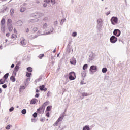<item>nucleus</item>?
<instances>
[{
    "instance_id": "obj_40",
    "label": "nucleus",
    "mask_w": 130,
    "mask_h": 130,
    "mask_svg": "<svg viewBox=\"0 0 130 130\" xmlns=\"http://www.w3.org/2000/svg\"><path fill=\"white\" fill-rule=\"evenodd\" d=\"M31 75H32L31 73H26V77H27L28 78H30V77H31Z\"/></svg>"
},
{
    "instance_id": "obj_41",
    "label": "nucleus",
    "mask_w": 130,
    "mask_h": 130,
    "mask_svg": "<svg viewBox=\"0 0 130 130\" xmlns=\"http://www.w3.org/2000/svg\"><path fill=\"white\" fill-rule=\"evenodd\" d=\"M72 36H73V37H76V36H77V32H73L72 34Z\"/></svg>"
},
{
    "instance_id": "obj_53",
    "label": "nucleus",
    "mask_w": 130,
    "mask_h": 130,
    "mask_svg": "<svg viewBox=\"0 0 130 130\" xmlns=\"http://www.w3.org/2000/svg\"><path fill=\"white\" fill-rule=\"evenodd\" d=\"M10 127H11V125H8L6 127V129H10Z\"/></svg>"
},
{
    "instance_id": "obj_35",
    "label": "nucleus",
    "mask_w": 130,
    "mask_h": 130,
    "mask_svg": "<svg viewBox=\"0 0 130 130\" xmlns=\"http://www.w3.org/2000/svg\"><path fill=\"white\" fill-rule=\"evenodd\" d=\"M5 78V80H7L8 78H9V73H6L4 76V77Z\"/></svg>"
},
{
    "instance_id": "obj_5",
    "label": "nucleus",
    "mask_w": 130,
    "mask_h": 130,
    "mask_svg": "<svg viewBox=\"0 0 130 130\" xmlns=\"http://www.w3.org/2000/svg\"><path fill=\"white\" fill-rule=\"evenodd\" d=\"M113 34L115 36H117V37H119L120 36V34H121V31L119 30V29H115L113 31Z\"/></svg>"
},
{
    "instance_id": "obj_26",
    "label": "nucleus",
    "mask_w": 130,
    "mask_h": 130,
    "mask_svg": "<svg viewBox=\"0 0 130 130\" xmlns=\"http://www.w3.org/2000/svg\"><path fill=\"white\" fill-rule=\"evenodd\" d=\"M83 130H90V127L88 125H85L83 127Z\"/></svg>"
},
{
    "instance_id": "obj_33",
    "label": "nucleus",
    "mask_w": 130,
    "mask_h": 130,
    "mask_svg": "<svg viewBox=\"0 0 130 130\" xmlns=\"http://www.w3.org/2000/svg\"><path fill=\"white\" fill-rule=\"evenodd\" d=\"M39 34L38 35H35V36H31V37H30V39H35V38H37V37H38V36H39Z\"/></svg>"
},
{
    "instance_id": "obj_64",
    "label": "nucleus",
    "mask_w": 130,
    "mask_h": 130,
    "mask_svg": "<svg viewBox=\"0 0 130 130\" xmlns=\"http://www.w3.org/2000/svg\"><path fill=\"white\" fill-rule=\"evenodd\" d=\"M29 32V29L27 28L26 30V33H28Z\"/></svg>"
},
{
    "instance_id": "obj_28",
    "label": "nucleus",
    "mask_w": 130,
    "mask_h": 130,
    "mask_svg": "<svg viewBox=\"0 0 130 130\" xmlns=\"http://www.w3.org/2000/svg\"><path fill=\"white\" fill-rule=\"evenodd\" d=\"M44 88H45V86L44 85H43L40 86V90L41 91H44Z\"/></svg>"
},
{
    "instance_id": "obj_60",
    "label": "nucleus",
    "mask_w": 130,
    "mask_h": 130,
    "mask_svg": "<svg viewBox=\"0 0 130 130\" xmlns=\"http://www.w3.org/2000/svg\"><path fill=\"white\" fill-rule=\"evenodd\" d=\"M43 7H44L45 8H46V7H47V4H46V3L44 4Z\"/></svg>"
},
{
    "instance_id": "obj_36",
    "label": "nucleus",
    "mask_w": 130,
    "mask_h": 130,
    "mask_svg": "<svg viewBox=\"0 0 130 130\" xmlns=\"http://www.w3.org/2000/svg\"><path fill=\"white\" fill-rule=\"evenodd\" d=\"M26 112H27V110L25 109H23L21 111V113H22V114H26Z\"/></svg>"
},
{
    "instance_id": "obj_55",
    "label": "nucleus",
    "mask_w": 130,
    "mask_h": 130,
    "mask_svg": "<svg viewBox=\"0 0 130 130\" xmlns=\"http://www.w3.org/2000/svg\"><path fill=\"white\" fill-rule=\"evenodd\" d=\"M7 9H8V7L5 6V7L3 8V11H7Z\"/></svg>"
},
{
    "instance_id": "obj_46",
    "label": "nucleus",
    "mask_w": 130,
    "mask_h": 130,
    "mask_svg": "<svg viewBox=\"0 0 130 130\" xmlns=\"http://www.w3.org/2000/svg\"><path fill=\"white\" fill-rule=\"evenodd\" d=\"M82 76L83 77V78H85L86 77V73L85 72H83V73H81Z\"/></svg>"
},
{
    "instance_id": "obj_63",
    "label": "nucleus",
    "mask_w": 130,
    "mask_h": 130,
    "mask_svg": "<svg viewBox=\"0 0 130 130\" xmlns=\"http://www.w3.org/2000/svg\"><path fill=\"white\" fill-rule=\"evenodd\" d=\"M26 82H30V78L26 79Z\"/></svg>"
},
{
    "instance_id": "obj_62",
    "label": "nucleus",
    "mask_w": 130,
    "mask_h": 130,
    "mask_svg": "<svg viewBox=\"0 0 130 130\" xmlns=\"http://www.w3.org/2000/svg\"><path fill=\"white\" fill-rule=\"evenodd\" d=\"M13 31L14 33H17V30H16L15 28H14Z\"/></svg>"
},
{
    "instance_id": "obj_17",
    "label": "nucleus",
    "mask_w": 130,
    "mask_h": 130,
    "mask_svg": "<svg viewBox=\"0 0 130 130\" xmlns=\"http://www.w3.org/2000/svg\"><path fill=\"white\" fill-rule=\"evenodd\" d=\"M53 30H54L53 28H51V29H50V30L46 32V34L47 35H48V34H51V33L53 32Z\"/></svg>"
},
{
    "instance_id": "obj_12",
    "label": "nucleus",
    "mask_w": 130,
    "mask_h": 130,
    "mask_svg": "<svg viewBox=\"0 0 130 130\" xmlns=\"http://www.w3.org/2000/svg\"><path fill=\"white\" fill-rule=\"evenodd\" d=\"M15 25L16 26H22V25H23V22L21 20H18L17 22H16Z\"/></svg>"
},
{
    "instance_id": "obj_51",
    "label": "nucleus",
    "mask_w": 130,
    "mask_h": 130,
    "mask_svg": "<svg viewBox=\"0 0 130 130\" xmlns=\"http://www.w3.org/2000/svg\"><path fill=\"white\" fill-rule=\"evenodd\" d=\"M7 87V84H4L2 85V88H3V89H6Z\"/></svg>"
},
{
    "instance_id": "obj_57",
    "label": "nucleus",
    "mask_w": 130,
    "mask_h": 130,
    "mask_svg": "<svg viewBox=\"0 0 130 130\" xmlns=\"http://www.w3.org/2000/svg\"><path fill=\"white\" fill-rule=\"evenodd\" d=\"M54 25L55 26H57V21H56L54 22Z\"/></svg>"
},
{
    "instance_id": "obj_22",
    "label": "nucleus",
    "mask_w": 130,
    "mask_h": 130,
    "mask_svg": "<svg viewBox=\"0 0 130 130\" xmlns=\"http://www.w3.org/2000/svg\"><path fill=\"white\" fill-rule=\"evenodd\" d=\"M14 14H15V10L13 8H12L10 10V15L11 16H13V15H14Z\"/></svg>"
},
{
    "instance_id": "obj_39",
    "label": "nucleus",
    "mask_w": 130,
    "mask_h": 130,
    "mask_svg": "<svg viewBox=\"0 0 130 130\" xmlns=\"http://www.w3.org/2000/svg\"><path fill=\"white\" fill-rule=\"evenodd\" d=\"M43 56H44V54H41L39 55L38 57L40 58V59H42Z\"/></svg>"
},
{
    "instance_id": "obj_8",
    "label": "nucleus",
    "mask_w": 130,
    "mask_h": 130,
    "mask_svg": "<svg viewBox=\"0 0 130 130\" xmlns=\"http://www.w3.org/2000/svg\"><path fill=\"white\" fill-rule=\"evenodd\" d=\"M20 43L21 45H22V46H24V45H26V44H27V41L23 37L21 38Z\"/></svg>"
},
{
    "instance_id": "obj_24",
    "label": "nucleus",
    "mask_w": 130,
    "mask_h": 130,
    "mask_svg": "<svg viewBox=\"0 0 130 130\" xmlns=\"http://www.w3.org/2000/svg\"><path fill=\"white\" fill-rule=\"evenodd\" d=\"M90 94L87 93V92H83L82 93V96L83 97H86L87 96H89Z\"/></svg>"
},
{
    "instance_id": "obj_29",
    "label": "nucleus",
    "mask_w": 130,
    "mask_h": 130,
    "mask_svg": "<svg viewBox=\"0 0 130 130\" xmlns=\"http://www.w3.org/2000/svg\"><path fill=\"white\" fill-rule=\"evenodd\" d=\"M70 44H71V43H69V44L68 45V48H67V52L68 53H70L71 52V49H70Z\"/></svg>"
},
{
    "instance_id": "obj_54",
    "label": "nucleus",
    "mask_w": 130,
    "mask_h": 130,
    "mask_svg": "<svg viewBox=\"0 0 130 130\" xmlns=\"http://www.w3.org/2000/svg\"><path fill=\"white\" fill-rule=\"evenodd\" d=\"M39 93H36L35 97H36V98H38V97H39Z\"/></svg>"
},
{
    "instance_id": "obj_31",
    "label": "nucleus",
    "mask_w": 130,
    "mask_h": 130,
    "mask_svg": "<svg viewBox=\"0 0 130 130\" xmlns=\"http://www.w3.org/2000/svg\"><path fill=\"white\" fill-rule=\"evenodd\" d=\"M26 11V8L24 7H21L20 8V12L21 13H23V12H25Z\"/></svg>"
},
{
    "instance_id": "obj_34",
    "label": "nucleus",
    "mask_w": 130,
    "mask_h": 130,
    "mask_svg": "<svg viewBox=\"0 0 130 130\" xmlns=\"http://www.w3.org/2000/svg\"><path fill=\"white\" fill-rule=\"evenodd\" d=\"M102 73H106V72H107V68H103L102 70Z\"/></svg>"
},
{
    "instance_id": "obj_7",
    "label": "nucleus",
    "mask_w": 130,
    "mask_h": 130,
    "mask_svg": "<svg viewBox=\"0 0 130 130\" xmlns=\"http://www.w3.org/2000/svg\"><path fill=\"white\" fill-rule=\"evenodd\" d=\"M89 71L91 72V73H95V72L97 71V66L92 65L90 67Z\"/></svg>"
},
{
    "instance_id": "obj_19",
    "label": "nucleus",
    "mask_w": 130,
    "mask_h": 130,
    "mask_svg": "<svg viewBox=\"0 0 130 130\" xmlns=\"http://www.w3.org/2000/svg\"><path fill=\"white\" fill-rule=\"evenodd\" d=\"M1 31L3 33H5V31H6V27H5V25H1Z\"/></svg>"
},
{
    "instance_id": "obj_47",
    "label": "nucleus",
    "mask_w": 130,
    "mask_h": 130,
    "mask_svg": "<svg viewBox=\"0 0 130 130\" xmlns=\"http://www.w3.org/2000/svg\"><path fill=\"white\" fill-rule=\"evenodd\" d=\"M50 1L51 0H44V2L45 3H47V4H49V3H50Z\"/></svg>"
},
{
    "instance_id": "obj_21",
    "label": "nucleus",
    "mask_w": 130,
    "mask_h": 130,
    "mask_svg": "<svg viewBox=\"0 0 130 130\" xmlns=\"http://www.w3.org/2000/svg\"><path fill=\"white\" fill-rule=\"evenodd\" d=\"M6 83V80L1 79H0V85H3Z\"/></svg>"
},
{
    "instance_id": "obj_30",
    "label": "nucleus",
    "mask_w": 130,
    "mask_h": 130,
    "mask_svg": "<svg viewBox=\"0 0 130 130\" xmlns=\"http://www.w3.org/2000/svg\"><path fill=\"white\" fill-rule=\"evenodd\" d=\"M83 70H87L88 69V64H85L82 68Z\"/></svg>"
},
{
    "instance_id": "obj_56",
    "label": "nucleus",
    "mask_w": 130,
    "mask_h": 130,
    "mask_svg": "<svg viewBox=\"0 0 130 130\" xmlns=\"http://www.w3.org/2000/svg\"><path fill=\"white\" fill-rule=\"evenodd\" d=\"M46 115L47 117H49V115H50L49 112H47L46 113Z\"/></svg>"
},
{
    "instance_id": "obj_25",
    "label": "nucleus",
    "mask_w": 130,
    "mask_h": 130,
    "mask_svg": "<svg viewBox=\"0 0 130 130\" xmlns=\"http://www.w3.org/2000/svg\"><path fill=\"white\" fill-rule=\"evenodd\" d=\"M30 17L34 18L35 17H37V13H34L30 15Z\"/></svg>"
},
{
    "instance_id": "obj_4",
    "label": "nucleus",
    "mask_w": 130,
    "mask_h": 130,
    "mask_svg": "<svg viewBox=\"0 0 130 130\" xmlns=\"http://www.w3.org/2000/svg\"><path fill=\"white\" fill-rule=\"evenodd\" d=\"M69 79L70 81H73L76 79V73L74 72H71L69 74Z\"/></svg>"
},
{
    "instance_id": "obj_2",
    "label": "nucleus",
    "mask_w": 130,
    "mask_h": 130,
    "mask_svg": "<svg viewBox=\"0 0 130 130\" xmlns=\"http://www.w3.org/2000/svg\"><path fill=\"white\" fill-rule=\"evenodd\" d=\"M64 118V112L62 113L59 118L57 119V120L54 123V124H53V125L55 126V125H57V124H58L59 122H61V121H62V120H63V118Z\"/></svg>"
},
{
    "instance_id": "obj_16",
    "label": "nucleus",
    "mask_w": 130,
    "mask_h": 130,
    "mask_svg": "<svg viewBox=\"0 0 130 130\" xmlns=\"http://www.w3.org/2000/svg\"><path fill=\"white\" fill-rule=\"evenodd\" d=\"M6 23V20L5 18H2L1 20V26H5V24Z\"/></svg>"
},
{
    "instance_id": "obj_38",
    "label": "nucleus",
    "mask_w": 130,
    "mask_h": 130,
    "mask_svg": "<svg viewBox=\"0 0 130 130\" xmlns=\"http://www.w3.org/2000/svg\"><path fill=\"white\" fill-rule=\"evenodd\" d=\"M11 38L12 39H16L17 38V35H16L15 34H12Z\"/></svg>"
},
{
    "instance_id": "obj_42",
    "label": "nucleus",
    "mask_w": 130,
    "mask_h": 130,
    "mask_svg": "<svg viewBox=\"0 0 130 130\" xmlns=\"http://www.w3.org/2000/svg\"><path fill=\"white\" fill-rule=\"evenodd\" d=\"M43 20H44L45 22H48V21H49L48 17H45L44 18Z\"/></svg>"
},
{
    "instance_id": "obj_43",
    "label": "nucleus",
    "mask_w": 130,
    "mask_h": 130,
    "mask_svg": "<svg viewBox=\"0 0 130 130\" xmlns=\"http://www.w3.org/2000/svg\"><path fill=\"white\" fill-rule=\"evenodd\" d=\"M27 71L30 72V73H31V72H32V68L31 67H28L27 68Z\"/></svg>"
},
{
    "instance_id": "obj_61",
    "label": "nucleus",
    "mask_w": 130,
    "mask_h": 130,
    "mask_svg": "<svg viewBox=\"0 0 130 130\" xmlns=\"http://www.w3.org/2000/svg\"><path fill=\"white\" fill-rule=\"evenodd\" d=\"M14 67H15V64H12L11 66V69H13V68H14Z\"/></svg>"
},
{
    "instance_id": "obj_50",
    "label": "nucleus",
    "mask_w": 130,
    "mask_h": 130,
    "mask_svg": "<svg viewBox=\"0 0 130 130\" xmlns=\"http://www.w3.org/2000/svg\"><path fill=\"white\" fill-rule=\"evenodd\" d=\"M14 110V107H12L11 108L9 109L10 112H12Z\"/></svg>"
},
{
    "instance_id": "obj_10",
    "label": "nucleus",
    "mask_w": 130,
    "mask_h": 130,
    "mask_svg": "<svg viewBox=\"0 0 130 130\" xmlns=\"http://www.w3.org/2000/svg\"><path fill=\"white\" fill-rule=\"evenodd\" d=\"M70 63L71 64H73V66H75L76 63H77V61L76 60V59L73 58L72 59H71Z\"/></svg>"
},
{
    "instance_id": "obj_9",
    "label": "nucleus",
    "mask_w": 130,
    "mask_h": 130,
    "mask_svg": "<svg viewBox=\"0 0 130 130\" xmlns=\"http://www.w3.org/2000/svg\"><path fill=\"white\" fill-rule=\"evenodd\" d=\"M20 69V67L19 66L16 65L14 68V71H13V74H14V76H16V75H17V72L19 71V70Z\"/></svg>"
},
{
    "instance_id": "obj_1",
    "label": "nucleus",
    "mask_w": 130,
    "mask_h": 130,
    "mask_svg": "<svg viewBox=\"0 0 130 130\" xmlns=\"http://www.w3.org/2000/svg\"><path fill=\"white\" fill-rule=\"evenodd\" d=\"M103 25V20L101 18H99L97 20V25L96 29L98 31H100L101 30V28H102V26Z\"/></svg>"
},
{
    "instance_id": "obj_37",
    "label": "nucleus",
    "mask_w": 130,
    "mask_h": 130,
    "mask_svg": "<svg viewBox=\"0 0 130 130\" xmlns=\"http://www.w3.org/2000/svg\"><path fill=\"white\" fill-rule=\"evenodd\" d=\"M66 21L67 19L66 18L62 19L60 22L61 25H63V23H64V22H66Z\"/></svg>"
},
{
    "instance_id": "obj_3",
    "label": "nucleus",
    "mask_w": 130,
    "mask_h": 130,
    "mask_svg": "<svg viewBox=\"0 0 130 130\" xmlns=\"http://www.w3.org/2000/svg\"><path fill=\"white\" fill-rule=\"evenodd\" d=\"M112 25H116L118 23V18L116 17L113 16L111 19Z\"/></svg>"
},
{
    "instance_id": "obj_27",
    "label": "nucleus",
    "mask_w": 130,
    "mask_h": 130,
    "mask_svg": "<svg viewBox=\"0 0 130 130\" xmlns=\"http://www.w3.org/2000/svg\"><path fill=\"white\" fill-rule=\"evenodd\" d=\"M7 25H12V19H8Z\"/></svg>"
},
{
    "instance_id": "obj_48",
    "label": "nucleus",
    "mask_w": 130,
    "mask_h": 130,
    "mask_svg": "<svg viewBox=\"0 0 130 130\" xmlns=\"http://www.w3.org/2000/svg\"><path fill=\"white\" fill-rule=\"evenodd\" d=\"M50 2L51 3L52 5L55 4V1H54V0H51Z\"/></svg>"
},
{
    "instance_id": "obj_52",
    "label": "nucleus",
    "mask_w": 130,
    "mask_h": 130,
    "mask_svg": "<svg viewBox=\"0 0 130 130\" xmlns=\"http://www.w3.org/2000/svg\"><path fill=\"white\" fill-rule=\"evenodd\" d=\"M108 15H110V11L106 12V16H108Z\"/></svg>"
},
{
    "instance_id": "obj_15",
    "label": "nucleus",
    "mask_w": 130,
    "mask_h": 130,
    "mask_svg": "<svg viewBox=\"0 0 130 130\" xmlns=\"http://www.w3.org/2000/svg\"><path fill=\"white\" fill-rule=\"evenodd\" d=\"M48 104H49V101H47L43 104V106H44V109H45V106H47Z\"/></svg>"
},
{
    "instance_id": "obj_13",
    "label": "nucleus",
    "mask_w": 130,
    "mask_h": 130,
    "mask_svg": "<svg viewBox=\"0 0 130 130\" xmlns=\"http://www.w3.org/2000/svg\"><path fill=\"white\" fill-rule=\"evenodd\" d=\"M9 32L13 31V25L12 24L7 25Z\"/></svg>"
},
{
    "instance_id": "obj_49",
    "label": "nucleus",
    "mask_w": 130,
    "mask_h": 130,
    "mask_svg": "<svg viewBox=\"0 0 130 130\" xmlns=\"http://www.w3.org/2000/svg\"><path fill=\"white\" fill-rule=\"evenodd\" d=\"M39 109H40L41 110H44V106H43V105L42 106H41L39 108Z\"/></svg>"
},
{
    "instance_id": "obj_20",
    "label": "nucleus",
    "mask_w": 130,
    "mask_h": 130,
    "mask_svg": "<svg viewBox=\"0 0 130 130\" xmlns=\"http://www.w3.org/2000/svg\"><path fill=\"white\" fill-rule=\"evenodd\" d=\"M47 27H48V24H47V23H45L43 25L42 29L43 30H45V29H46L47 28Z\"/></svg>"
},
{
    "instance_id": "obj_14",
    "label": "nucleus",
    "mask_w": 130,
    "mask_h": 130,
    "mask_svg": "<svg viewBox=\"0 0 130 130\" xmlns=\"http://www.w3.org/2000/svg\"><path fill=\"white\" fill-rule=\"evenodd\" d=\"M44 16V14L40 12L37 13V16L39 17V18L41 17H43Z\"/></svg>"
},
{
    "instance_id": "obj_11",
    "label": "nucleus",
    "mask_w": 130,
    "mask_h": 130,
    "mask_svg": "<svg viewBox=\"0 0 130 130\" xmlns=\"http://www.w3.org/2000/svg\"><path fill=\"white\" fill-rule=\"evenodd\" d=\"M39 20L38 19H30L28 20V23H36L38 22Z\"/></svg>"
},
{
    "instance_id": "obj_44",
    "label": "nucleus",
    "mask_w": 130,
    "mask_h": 130,
    "mask_svg": "<svg viewBox=\"0 0 130 130\" xmlns=\"http://www.w3.org/2000/svg\"><path fill=\"white\" fill-rule=\"evenodd\" d=\"M33 117H34V118H36V117H37V113L35 112L33 115H32Z\"/></svg>"
},
{
    "instance_id": "obj_6",
    "label": "nucleus",
    "mask_w": 130,
    "mask_h": 130,
    "mask_svg": "<svg viewBox=\"0 0 130 130\" xmlns=\"http://www.w3.org/2000/svg\"><path fill=\"white\" fill-rule=\"evenodd\" d=\"M111 43H115L117 41V38L114 36H112L110 38Z\"/></svg>"
},
{
    "instance_id": "obj_32",
    "label": "nucleus",
    "mask_w": 130,
    "mask_h": 130,
    "mask_svg": "<svg viewBox=\"0 0 130 130\" xmlns=\"http://www.w3.org/2000/svg\"><path fill=\"white\" fill-rule=\"evenodd\" d=\"M52 107V106H48L47 107V109H46V110L47 111H50V110H51V108Z\"/></svg>"
},
{
    "instance_id": "obj_59",
    "label": "nucleus",
    "mask_w": 130,
    "mask_h": 130,
    "mask_svg": "<svg viewBox=\"0 0 130 130\" xmlns=\"http://www.w3.org/2000/svg\"><path fill=\"white\" fill-rule=\"evenodd\" d=\"M26 87H25L24 86H21V88L23 89V90L25 89Z\"/></svg>"
},
{
    "instance_id": "obj_58",
    "label": "nucleus",
    "mask_w": 130,
    "mask_h": 130,
    "mask_svg": "<svg viewBox=\"0 0 130 130\" xmlns=\"http://www.w3.org/2000/svg\"><path fill=\"white\" fill-rule=\"evenodd\" d=\"M6 36L7 37H10V33L8 32L6 34Z\"/></svg>"
},
{
    "instance_id": "obj_23",
    "label": "nucleus",
    "mask_w": 130,
    "mask_h": 130,
    "mask_svg": "<svg viewBox=\"0 0 130 130\" xmlns=\"http://www.w3.org/2000/svg\"><path fill=\"white\" fill-rule=\"evenodd\" d=\"M10 80L12 81V82H16V78H15V77H14V76H12L10 77Z\"/></svg>"
},
{
    "instance_id": "obj_18",
    "label": "nucleus",
    "mask_w": 130,
    "mask_h": 130,
    "mask_svg": "<svg viewBox=\"0 0 130 130\" xmlns=\"http://www.w3.org/2000/svg\"><path fill=\"white\" fill-rule=\"evenodd\" d=\"M37 99H33L30 101V104H35L36 103V101Z\"/></svg>"
},
{
    "instance_id": "obj_45",
    "label": "nucleus",
    "mask_w": 130,
    "mask_h": 130,
    "mask_svg": "<svg viewBox=\"0 0 130 130\" xmlns=\"http://www.w3.org/2000/svg\"><path fill=\"white\" fill-rule=\"evenodd\" d=\"M37 30H38V28H37V27H35L32 29V30L34 32H36V31H37Z\"/></svg>"
}]
</instances>
